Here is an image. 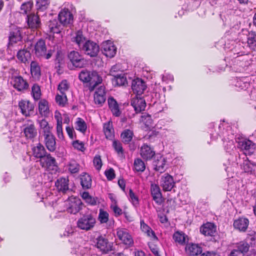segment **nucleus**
Instances as JSON below:
<instances>
[{"label": "nucleus", "instance_id": "nucleus-56", "mask_svg": "<svg viewBox=\"0 0 256 256\" xmlns=\"http://www.w3.org/2000/svg\"><path fill=\"white\" fill-rule=\"evenodd\" d=\"M74 40L79 48L82 49V45L84 44V42L85 40V38L83 36L82 31L78 30L77 32Z\"/></svg>", "mask_w": 256, "mask_h": 256}, {"label": "nucleus", "instance_id": "nucleus-18", "mask_svg": "<svg viewBox=\"0 0 256 256\" xmlns=\"http://www.w3.org/2000/svg\"><path fill=\"white\" fill-rule=\"evenodd\" d=\"M186 253L190 256H197L202 252V248L198 244L187 243L185 246Z\"/></svg>", "mask_w": 256, "mask_h": 256}, {"label": "nucleus", "instance_id": "nucleus-29", "mask_svg": "<svg viewBox=\"0 0 256 256\" xmlns=\"http://www.w3.org/2000/svg\"><path fill=\"white\" fill-rule=\"evenodd\" d=\"M249 224V220L247 218H240L234 222V227L240 232H246Z\"/></svg>", "mask_w": 256, "mask_h": 256}, {"label": "nucleus", "instance_id": "nucleus-44", "mask_svg": "<svg viewBox=\"0 0 256 256\" xmlns=\"http://www.w3.org/2000/svg\"><path fill=\"white\" fill-rule=\"evenodd\" d=\"M244 160L241 164V168L244 170L245 172L252 173L253 171L254 166H256L254 163L251 162L248 158Z\"/></svg>", "mask_w": 256, "mask_h": 256}, {"label": "nucleus", "instance_id": "nucleus-12", "mask_svg": "<svg viewBox=\"0 0 256 256\" xmlns=\"http://www.w3.org/2000/svg\"><path fill=\"white\" fill-rule=\"evenodd\" d=\"M176 182L173 177L168 174H165L161 177L160 186L164 192L171 191L175 187Z\"/></svg>", "mask_w": 256, "mask_h": 256}, {"label": "nucleus", "instance_id": "nucleus-8", "mask_svg": "<svg viewBox=\"0 0 256 256\" xmlns=\"http://www.w3.org/2000/svg\"><path fill=\"white\" fill-rule=\"evenodd\" d=\"M68 57L72 65L76 68H84L86 64V60L78 52L72 50L68 55Z\"/></svg>", "mask_w": 256, "mask_h": 256}, {"label": "nucleus", "instance_id": "nucleus-54", "mask_svg": "<svg viewBox=\"0 0 256 256\" xmlns=\"http://www.w3.org/2000/svg\"><path fill=\"white\" fill-rule=\"evenodd\" d=\"M250 84L246 78H242L237 80L236 86L241 89H246L248 88Z\"/></svg>", "mask_w": 256, "mask_h": 256}, {"label": "nucleus", "instance_id": "nucleus-32", "mask_svg": "<svg viewBox=\"0 0 256 256\" xmlns=\"http://www.w3.org/2000/svg\"><path fill=\"white\" fill-rule=\"evenodd\" d=\"M140 228L146 234L147 236L150 237L153 240H158L154 232L144 222V220H140Z\"/></svg>", "mask_w": 256, "mask_h": 256}, {"label": "nucleus", "instance_id": "nucleus-52", "mask_svg": "<svg viewBox=\"0 0 256 256\" xmlns=\"http://www.w3.org/2000/svg\"><path fill=\"white\" fill-rule=\"evenodd\" d=\"M56 103L61 106H64L68 102V99L66 94H56L55 98Z\"/></svg>", "mask_w": 256, "mask_h": 256}, {"label": "nucleus", "instance_id": "nucleus-9", "mask_svg": "<svg viewBox=\"0 0 256 256\" xmlns=\"http://www.w3.org/2000/svg\"><path fill=\"white\" fill-rule=\"evenodd\" d=\"M249 248L250 246L247 242H241L230 250L228 256H244L248 251Z\"/></svg>", "mask_w": 256, "mask_h": 256}, {"label": "nucleus", "instance_id": "nucleus-26", "mask_svg": "<svg viewBox=\"0 0 256 256\" xmlns=\"http://www.w3.org/2000/svg\"><path fill=\"white\" fill-rule=\"evenodd\" d=\"M118 238L125 244L131 246L133 244V240L131 236L125 230L118 229L116 232Z\"/></svg>", "mask_w": 256, "mask_h": 256}, {"label": "nucleus", "instance_id": "nucleus-34", "mask_svg": "<svg viewBox=\"0 0 256 256\" xmlns=\"http://www.w3.org/2000/svg\"><path fill=\"white\" fill-rule=\"evenodd\" d=\"M33 156L41 160L47 154L44 146L40 143L32 148Z\"/></svg>", "mask_w": 256, "mask_h": 256}, {"label": "nucleus", "instance_id": "nucleus-58", "mask_svg": "<svg viewBox=\"0 0 256 256\" xmlns=\"http://www.w3.org/2000/svg\"><path fill=\"white\" fill-rule=\"evenodd\" d=\"M50 4V0H36V6L38 10H44Z\"/></svg>", "mask_w": 256, "mask_h": 256}, {"label": "nucleus", "instance_id": "nucleus-59", "mask_svg": "<svg viewBox=\"0 0 256 256\" xmlns=\"http://www.w3.org/2000/svg\"><path fill=\"white\" fill-rule=\"evenodd\" d=\"M32 6L33 2L30 1L22 4L20 6V10L22 11V13L27 14L28 12L30 11Z\"/></svg>", "mask_w": 256, "mask_h": 256}, {"label": "nucleus", "instance_id": "nucleus-57", "mask_svg": "<svg viewBox=\"0 0 256 256\" xmlns=\"http://www.w3.org/2000/svg\"><path fill=\"white\" fill-rule=\"evenodd\" d=\"M142 121L146 126H152L153 120L150 114L146 113H143L141 116Z\"/></svg>", "mask_w": 256, "mask_h": 256}, {"label": "nucleus", "instance_id": "nucleus-49", "mask_svg": "<svg viewBox=\"0 0 256 256\" xmlns=\"http://www.w3.org/2000/svg\"><path fill=\"white\" fill-rule=\"evenodd\" d=\"M76 124V128L77 130L83 134L85 133L87 129V126L86 122L82 118H78Z\"/></svg>", "mask_w": 256, "mask_h": 256}, {"label": "nucleus", "instance_id": "nucleus-61", "mask_svg": "<svg viewBox=\"0 0 256 256\" xmlns=\"http://www.w3.org/2000/svg\"><path fill=\"white\" fill-rule=\"evenodd\" d=\"M69 86L66 80H62L58 84V89L60 94H65V92L68 90Z\"/></svg>", "mask_w": 256, "mask_h": 256}, {"label": "nucleus", "instance_id": "nucleus-39", "mask_svg": "<svg viewBox=\"0 0 256 256\" xmlns=\"http://www.w3.org/2000/svg\"><path fill=\"white\" fill-rule=\"evenodd\" d=\"M30 53L25 49L19 50L16 54L18 59L22 62L26 63L30 58Z\"/></svg>", "mask_w": 256, "mask_h": 256}, {"label": "nucleus", "instance_id": "nucleus-4", "mask_svg": "<svg viewBox=\"0 0 256 256\" xmlns=\"http://www.w3.org/2000/svg\"><path fill=\"white\" fill-rule=\"evenodd\" d=\"M68 212L76 214L82 209V202L76 197H70L64 202Z\"/></svg>", "mask_w": 256, "mask_h": 256}, {"label": "nucleus", "instance_id": "nucleus-7", "mask_svg": "<svg viewBox=\"0 0 256 256\" xmlns=\"http://www.w3.org/2000/svg\"><path fill=\"white\" fill-rule=\"evenodd\" d=\"M96 223V220L90 214L83 216L77 222V226L81 230H88L92 228Z\"/></svg>", "mask_w": 256, "mask_h": 256}, {"label": "nucleus", "instance_id": "nucleus-25", "mask_svg": "<svg viewBox=\"0 0 256 256\" xmlns=\"http://www.w3.org/2000/svg\"><path fill=\"white\" fill-rule=\"evenodd\" d=\"M45 145L48 150L52 152L56 149V138L52 132L44 134Z\"/></svg>", "mask_w": 256, "mask_h": 256}, {"label": "nucleus", "instance_id": "nucleus-3", "mask_svg": "<svg viewBox=\"0 0 256 256\" xmlns=\"http://www.w3.org/2000/svg\"><path fill=\"white\" fill-rule=\"evenodd\" d=\"M34 53L38 57H42L46 60L51 58L54 50H50L46 52V48L44 40L40 39L34 46Z\"/></svg>", "mask_w": 256, "mask_h": 256}, {"label": "nucleus", "instance_id": "nucleus-63", "mask_svg": "<svg viewBox=\"0 0 256 256\" xmlns=\"http://www.w3.org/2000/svg\"><path fill=\"white\" fill-rule=\"evenodd\" d=\"M94 165L97 170H100L102 166V161L100 156L96 155L94 157L93 160Z\"/></svg>", "mask_w": 256, "mask_h": 256}, {"label": "nucleus", "instance_id": "nucleus-1", "mask_svg": "<svg viewBox=\"0 0 256 256\" xmlns=\"http://www.w3.org/2000/svg\"><path fill=\"white\" fill-rule=\"evenodd\" d=\"M78 78L83 82L90 83L89 90L90 92L93 91L102 81V78L96 71L90 72L87 70H82L79 74Z\"/></svg>", "mask_w": 256, "mask_h": 256}, {"label": "nucleus", "instance_id": "nucleus-22", "mask_svg": "<svg viewBox=\"0 0 256 256\" xmlns=\"http://www.w3.org/2000/svg\"><path fill=\"white\" fill-rule=\"evenodd\" d=\"M141 157L145 160H150L155 155V152L148 145L143 144L140 152Z\"/></svg>", "mask_w": 256, "mask_h": 256}, {"label": "nucleus", "instance_id": "nucleus-35", "mask_svg": "<svg viewBox=\"0 0 256 256\" xmlns=\"http://www.w3.org/2000/svg\"><path fill=\"white\" fill-rule=\"evenodd\" d=\"M172 238L176 242L182 246L184 245L186 242L188 240V236L183 232L179 231H177L174 234Z\"/></svg>", "mask_w": 256, "mask_h": 256}, {"label": "nucleus", "instance_id": "nucleus-10", "mask_svg": "<svg viewBox=\"0 0 256 256\" xmlns=\"http://www.w3.org/2000/svg\"><path fill=\"white\" fill-rule=\"evenodd\" d=\"M82 50L90 57L96 56L99 52V46L96 42L88 40L82 45Z\"/></svg>", "mask_w": 256, "mask_h": 256}, {"label": "nucleus", "instance_id": "nucleus-38", "mask_svg": "<svg viewBox=\"0 0 256 256\" xmlns=\"http://www.w3.org/2000/svg\"><path fill=\"white\" fill-rule=\"evenodd\" d=\"M80 184L84 189H89L92 186L91 176L86 173H84L80 176Z\"/></svg>", "mask_w": 256, "mask_h": 256}, {"label": "nucleus", "instance_id": "nucleus-60", "mask_svg": "<svg viewBox=\"0 0 256 256\" xmlns=\"http://www.w3.org/2000/svg\"><path fill=\"white\" fill-rule=\"evenodd\" d=\"M108 214L102 210L100 209L98 215V220L100 223H106L108 220Z\"/></svg>", "mask_w": 256, "mask_h": 256}, {"label": "nucleus", "instance_id": "nucleus-28", "mask_svg": "<svg viewBox=\"0 0 256 256\" xmlns=\"http://www.w3.org/2000/svg\"><path fill=\"white\" fill-rule=\"evenodd\" d=\"M58 18L60 23L64 25L70 24L72 20V15L68 9L61 10Z\"/></svg>", "mask_w": 256, "mask_h": 256}, {"label": "nucleus", "instance_id": "nucleus-15", "mask_svg": "<svg viewBox=\"0 0 256 256\" xmlns=\"http://www.w3.org/2000/svg\"><path fill=\"white\" fill-rule=\"evenodd\" d=\"M238 148L244 151V154L246 156L247 154L250 155L252 153V150L254 149V144L250 140L246 139L242 140L238 142Z\"/></svg>", "mask_w": 256, "mask_h": 256}, {"label": "nucleus", "instance_id": "nucleus-20", "mask_svg": "<svg viewBox=\"0 0 256 256\" xmlns=\"http://www.w3.org/2000/svg\"><path fill=\"white\" fill-rule=\"evenodd\" d=\"M106 98L104 88L102 86H100L94 92V103L98 106H101L106 102Z\"/></svg>", "mask_w": 256, "mask_h": 256}, {"label": "nucleus", "instance_id": "nucleus-62", "mask_svg": "<svg viewBox=\"0 0 256 256\" xmlns=\"http://www.w3.org/2000/svg\"><path fill=\"white\" fill-rule=\"evenodd\" d=\"M56 134L60 139H64V136L62 132V120H60L59 119L57 120Z\"/></svg>", "mask_w": 256, "mask_h": 256}, {"label": "nucleus", "instance_id": "nucleus-64", "mask_svg": "<svg viewBox=\"0 0 256 256\" xmlns=\"http://www.w3.org/2000/svg\"><path fill=\"white\" fill-rule=\"evenodd\" d=\"M129 197L134 205L136 206L138 204V198L132 189H130L129 191Z\"/></svg>", "mask_w": 256, "mask_h": 256}, {"label": "nucleus", "instance_id": "nucleus-5", "mask_svg": "<svg viewBox=\"0 0 256 256\" xmlns=\"http://www.w3.org/2000/svg\"><path fill=\"white\" fill-rule=\"evenodd\" d=\"M94 246L102 254H108L113 250L112 243L102 236L96 238L94 241Z\"/></svg>", "mask_w": 256, "mask_h": 256}, {"label": "nucleus", "instance_id": "nucleus-55", "mask_svg": "<svg viewBox=\"0 0 256 256\" xmlns=\"http://www.w3.org/2000/svg\"><path fill=\"white\" fill-rule=\"evenodd\" d=\"M115 84L118 86H124L127 83L126 78L123 75L114 76Z\"/></svg>", "mask_w": 256, "mask_h": 256}, {"label": "nucleus", "instance_id": "nucleus-33", "mask_svg": "<svg viewBox=\"0 0 256 256\" xmlns=\"http://www.w3.org/2000/svg\"><path fill=\"white\" fill-rule=\"evenodd\" d=\"M27 22L29 27L32 28H36L40 25L38 16L34 14L27 16Z\"/></svg>", "mask_w": 256, "mask_h": 256}, {"label": "nucleus", "instance_id": "nucleus-11", "mask_svg": "<svg viewBox=\"0 0 256 256\" xmlns=\"http://www.w3.org/2000/svg\"><path fill=\"white\" fill-rule=\"evenodd\" d=\"M27 123L23 124V132L26 138L33 140L37 136V130L34 122L30 120H26Z\"/></svg>", "mask_w": 256, "mask_h": 256}, {"label": "nucleus", "instance_id": "nucleus-21", "mask_svg": "<svg viewBox=\"0 0 256 256\" xmlns=\"http://www.w3.org/2000/svg\"><path fill=\"white\" fill-rule=\"evenodd\" d=\"M102 48L103 54L107 57L112 58L116 54V48L108 41L102 43Z\"/></svg>", "mask_w": 256, "mask_h": 256}, {"label": "nucleus", "instance_id": "nucleus-53", "mask_svg": "<svg viewBox=\"0 0 256 256\" xmlns=\"http://www.w3.org/2000/svg\"><path fill=\"white\" fill-rule=\"evenodd\" d=\"M32 94L35 100H38L40 98L41 92L40 86L38 84H34L32 88Z\"/></svg>", "mask_w": 256, "mask_h": 256}, {"label": "nucleus", "instance_id": "nucleus-46", "mask_svg": "<svg viewBox=\"0 0 256 256\" xmlns=\"http://www.w3.org/2000/svg\"><path fill=\"white\" fill-rule=\"evenodd\" d=\"M134 169L137 172H144L146 169L144 162L140 158H136L134 162Z\"/></svg>", "mask_w": 256, "mask_h": 256}, {"label": "nucleus", "instance_id": "nucleus-50", "mask_svg": "<svg viewBox=\"0 0 256 256\" xmlns=\"http://www.w3.org/2000/svg\"><path fill=\"white\" fill-rule=\"evenodd\" d=\"M40 128L42 130L44 134L51 132V128L48 122L45 120H38Z\"/></svg>", "mask_w": 256, "mask_h": 256}, {"label": "nucleus", "instance_id": "nucleus-42", "mask_svg": "<svg viewBox=\"0 0 256 256\" xmlns=\"http://www.w3.org/2000/svg\"><path fill=\"white\" fill-rule=\"evenodd\" d=\"M60 26V24L58 23L56 19L50 20L48 23L50 32L53 34H60L61 30Z\"/></svg>", "mask_w": 256, "mask_h": 256}, {"label": "nucleus", "instance_id": "nucleus-13", "mask_svg": "<svg viewBox=\"0 0 256 256\" xmlns=\"http://www.w3.org/2000/svg\"><path fill=\"white\" fill-rule=\"evenodd\" d=\"M147 88L145 82L141 78H136L132 81V89L136 96H141Z\"/></svg>", "mask_w": 256, "mask_h": 256}, {"label": "nucleus", "instance_id": "nucleus-2", "mask_svg": "<svg viewBox=\"0 0 256 256\" xmlns=\"http://www.w3.org/2000/svg\"><path fill=\"white\" fill-rule=\"evenodd\" d=\"M240 44H236L234 48L232 50L234 55H236L234 56L235 62L240 64V66L242 68L248 66L250 64V56L247 52L244 51L237 52V48H240Z\"/></svg>", "mask_w": 256, "mask_h": 256}, {"label": "nucleus", "instance_id": "nucleus-14", "mask_svg": "<svg viewBox=\"0 0 256 256\" xmlns=\"http://www.w3.org/2000/svg\"><path fill=\"white\" fill-rule=\"evenodd\" d=\"M40 162L42 167L46 168L49 170H56L58 168L55 158L50 154H46L40 160Z\"/></svg>", "mask_w": 256, "mask_h": 256}, {"label": "nucleus", "instance_id": "nucleus-37", "mask_svg": "<svg viewBox=\"0 0 256 256\" xmlns=\"http://www.w3.org/2000/svg\"><path fill=\"white\" fill-rule=\"evenodd\" d=\"M55 185L59 191L64 193L68 189V180L65 178H62L58 179L56 181Z\"/></svg>", "mask_w": 256, "mask_h": 256}, {"label": "nucleus", "instance_id": "nucleus-30", "mask_svg": "<svg viewBox=\"0 0 256 256\" xmlns=\"http://www.w3.org/2000/svg\"><path fill=\"white\" fill-rule=\"evenodd\" d=\"M108 104L112 114L116 117L120 116L121 111L120 110L118 102L113 97L110 96L108 98Z\"/></svg>", "mask_w": 256, "mask_h": 256}, {"label": "nucleus", "instance_id": "nucleus-6", "mask_svg": "<svg viewBox=\"0 0 256 256\" xmlns=\"http://www.w3.org/2000/svg\"><path fill=\"white\" fill-rule=\"evenodd\" d=\"M240 39L242 40H246L248 46L252 50H256V33L247 30H242L239 34Z\"/></svg>", "mask_w": 256, "mask_h": 256}, {"label": "nucleus", "instance_id": "nucleus-36", "mask_svg": "<svg viewBox=\"0 0 256 256\" xmlns=\"http://www.w3.org/2000/svg\"><path fill=\"white\" fill-rule=\"evenodd\" d=\"M82 198L85 200L86 202L91 206H96L100 203L98 197L91 196L87 192H84L82 195Z\"/></svg>", "mask_w": 256, "mask_h": 256}, {"label": "nucleus", "instance_id": "nucleus-48", "mask_svg": "<svg viewBox=\"0 0 256 256\" xmlns=\"http://www.w3.org/2000/svg\"><path fill=\"white\" fill-rule=\"evenodd\" d=\"M104 132L107 138H110L114 136V130L112 124L110 122L106 123L104 125Z\"/></svg>", "mask_w": 256, "mask_h": 256}, {"label": "nucleus", "instance_id": "nucleus-45", "mask_svg": "<svg viewBox=\"0 0 256 256\" xmlns=\"http://www.w3.org/2000/svg\"><path fill=\"white\" fill-rule=\"evenodd\" d=\"M56 67L60 68L64 64V54L61 50H58L54 59Z\"/></svg>", "mask_w": 256, "mask_h": 256}, {"label": "nucleus", "instance_id": "nucleus-24", "mask_svg": "<svg viewBox=\"0 0 256 256\" xmlns=\"http://www.w3.org/2000/svg\"><path fill=\"white\" fill-rule=\"evenodd\" d=\"M22 36L19 28H16L10 32L8 36V49H10L11 46L22 40Z\"/></svg>", "mask_w": 256, "mask_h": 256}, {"label": "nucleus", "instance_id": "nucleus-31", "mask_svg": "<svg viewBox=\"0 0 256 256\" xmlns=\"http://www.w3.org/2000/svg\"><path fill=\"white\" fill-rule=\"evenodd\" d=\"M166 160L162 156H157L156 158L153 162L154 170L156 171L162 173L164 172V166L166 165Z\"/></svg>", "mask_w": 256, "mask_h": 256}, {"label": "nucleus", "instance_id": "nucleus-43", "mask_svg": "<svg viewBox=\"0 0 256 256\" xmlns=\"http://www.w3.org/2000/svg\"><path fill=\"white\" fill-rule=\"evenodd\" d=\"M38 110L40 114L44 116H46L49 113L48 102L45 100H42L38 103Z\"/></svg>", "mask_w": 256, "mask_h": 256}, {"label": "nucleus", "instance_id": "nucleus-27", "mask_svg": "<svg viewBox=\"0 0 256 256\" xmlns=\"http://www.w3.org/2000/svg\"><path fill=\"white\" fill-rule=\"evenodd\" d=\"M200 232L206 236H214L216 233V226L213 223L207 222L201 226Z\"/></svg>", "mask_w": 256, "mask_h": 256}, {"label": "nucleus", "instance_id": "nucleus-16", "mask_svg": "<svg viewBox=\"0 0 256 256\" xmlns=\"http://www.w3.org/2000/svg\"><path fill=\"white\" fill-rule=\"evenodd\" d=\"M150 194L152 200L158 205L161 204L164 201L162 194L158 185L152 184L150 185Z\"/></svg>", "mask_w": 256, "mask_h": 256}, {"label": "nucleus", "instance_id": "nucleus-40", "mask_svg": "<svg viewBox=\"0 0 256 256\" xmlns=\"http://www.w3.org/2000/svg\"><path fill=\"white\" fill-rule=\"evenodd\" d=\"M134 136L133 132L129 129L124 130L120 134L122 142L124 144H130Z\"/></svg>", "mask_w": 256, "mask_h": 256}, {"label": "nucleus", "instance_id": "nucleus-51", "mask_svg": "<svg viewBox=\"0 0 256 256\" xmlns=\"http://www.w3.org/2000/svg\"><path fill=\"white\" fill-rule=\"evenodd\" d=\"M68 170L72 174L78 173L80 170L79 164L74 160H71L68 164Z\"/></svg>", "mask_w": 256, "mask_h": 256}, {"label": "nucleus", "instance_id": "nucleus-41", "mask_svg": "<svg viewBox=\"0 0 256 256\" xmlns=\"http://www.w3.org/2000/svg\"><path fill=\"white\" fill-rule=\"evenodd\" d=\"M30 72L32 76L34 78H39L40 74V68L38 64L35 62L32 61L30 64Z\"/></svg>", "mask_w": 256, "mask_h": 256}, {"label": "nucleus", "instance_id": "nucleus-47", "mask_svg": "<svg viewBox=\"0 0 256 256\" xmlns=\"http://www.w3.org/2000/svg\"><path fill=\"white\" fill-rule=\"evenodd\" d=\"M112 146L119 156L124 158V150L122 144L120 141L114 140L112 142Z\"/></svg>", "mask_w": 256, "mask_h": 256}, {"label": "nucleus", "instance_id": "nucleus-23", "mask_svg": "<svg viewBox=\"0 0 256 256\" xmlns=\"http://www.w3.org/2000/svg\"><path fill=\"white\" fill-rule=\"evenodd\" d=\"M18 106L22 114L26 116L30 115V112L34 109V104L28 100H22L18 103Z\"/></svg>", "mask_w": 256, "mask_h": 256}, {"label": "nucleus", "instance_id": "nucleus-19", "mask_svg": "<svg viewBox=\"0 0 256 256\" xmlns=\"http://www.w3.org/2000/svg\"><path fill=\"white\" fill-rule=\"evenodd\" d=\"M12 79L13 86L18 91H24L28 88V84L22 76H14Z\"/></svg>", "mask_w": 256, "mask_h": 256}, {"label": "nucleus", "instance_id": "nucleus-17", "mask_svg": "<svg viewBox=\"0 0 256 256\" xmlns=\"http://www.w3.org/2000/svg\"><path fill=\"white\" fill-rule=\"evenodd\" d=\"M131 105L134 108L136 113H139L144 110L146 102L144 98L136 96L132 100Z\"/></svg>", "mask_w": 256, "mask_h": 256}]
</instances>
